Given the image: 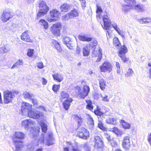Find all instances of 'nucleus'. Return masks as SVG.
Returning a JSON list of instances; mask_svg holds the SVG:
<instances>
[{
    "instance_id": "nucleus-1",
    "label": "nucleus",
    "mask_w": 151,
    "mask_h": 151,
    "mask_svg": "<svg viewBox=\"0 0 151 151\" xmlns=\"http://www.w3.org/2000/svg\"><path fill=\"white\" fill-rule=\"evenodd\" d=\"M40 125L41 127L42 132L45 134H42L41 137L38 140V142L36 140V137L39 134V132L38 130L34 131H32V136L33 138L35 139L34 144V147H36L39 146L40 144L43 145L45 140L46 144L49 146L54 144V139L53 138L52 133L51 132H48L46 133L47 129V126L46 124L43 122H41L40 123Z\"/></svg>"
},
{
    "instance_id": "nucleus-2",
    "label": "nucleus",
    "mask_w": 151,
    "mask_h": 151,
    "mask_svg": "<svg viewBox=\"0 0 151 151\" xmlns=\"http://www.w3.org/2000/svg\"><path fill=\"white\" fill-rule=\"evenodd\" d=\"M25 135L22 132H16L13 135V139L15 145V151H20L22 147V144L21 139L25 138Z\"/></svg>"
},
{
    "instance_id": "nucleus-3",
    "label": "nucleus",
    "mask_w": 151,
    "mask_h": 151,
    "mask_svg": "<svg viewBox=\"0 0 151 151\" xmlns=\"http://www.w3.org/2000/svg\"><path fill=\"white\" fill-rule=\"evenodd\" d=\"M97 45V41L96 40H93L90 43V46L92 49V57L93 58L97 57L96 60V62L100 61L102 58V50L101 48H96Z\"/></svg>"
},
{
    "instance_id": "nucleus-4",
    "label": "nucleus",
    "mask_w": 151,
    "mask_h": 151,
    "mask_svg": "<svg viewBox=\"0 0 151 151\" xmlns=\"http://www.w3.org/2000/svg\"><path fill=\"white\" fill-rule=\"evenodd\" d=\"M86 82L83 80L82 81L81 84L83 86V90H81L80 87L76 86H75V88H76L77 91H78V95L80 98L84 99L87 96L90 92V88L89 87L86 85Z\"/></svg>"
},
{
    "instance_id": "nucleus-5",
    "label": "nucleus",
    "mask_w": 151,
    "mask_h": 151,
    "mask_svg": "<svg viewBox=\"0 0 151 151\" xmlns=\"http://www.w3.org/2000/svg\"><path fill=\"white\" fill-rule=\"evenodd\" d=\"M102 19L104 23V27L102 26V27L104 29L107 30L113 27L116 31H118V30L119 29L116 23H111V20L107 14H104L103 15L102 17Z\"/></svg>"
},
{
    "instance_id": "nucleus-6",
    "label": "nucleus",
    "mask_w": 151,
    "mask_h": 151,
    "mask_svg": "<svg viewBox=\"0 0 151 151\" xmlns=\"http://www.w3.org/2000/svg\"><path fill=\"white\" fill-rule=\"evenodd\" d=\"M19 93V91H5L4 93V103L8 104L11 102L15 95L18 94Z\"/></svg>"
},
{
    "instance_id": "nucleus-7",
    "label": "nucleus",
    "mask_w": 151,
    "mask_h": 151,
    "mask_svg": "<svg viewBox=\"0 0 151 151\" xmlns=\"http://www.w3.org/2000/svg\"><path fill=\"white\" fill-rule=\"evenodd\" d=\"M39 11L37 14V17H40L46 14L49 10V7L45 1H42L39 4Z\"/></svg>"
},
{
    "instance_id": "nucleus-8",
    "label": "nucleus",
    "mask_w": 151,
    "mask_h": 151,
    "mask_svg": "<svg viewBox=\"0 0 151 151\" xmlns=\"http://www.w3.org/2000/svg\"><path fill=\"white\" fill-rule=\"evenodd\" d=\"M27 114L30 118L35 119H38L40 121L42 120L44 117L43 114L38 111H33L31 110Z\"/></svg>"
},
{
    "instance_id": "nucleus-9",
    "label": "nucleus",
    "mask_w": 151,
    "mask_h": 151,
    "mask_svg": "<svg viewBox=\"0 0 151 151\" xmlns=\"http://www.w3.org/2000/svg\"><path fill=\"white\" fill-rule=\"evenodd\" d=\"M126 3H129L131 1L132 3V9H134L138 12H142L145 10L144 6L140 4L136 5L135 0H124Z\"/></svg>"
},
{
    "instance_id": "nucleus-10",
    "label": "nucleus",
    "mask_w": 151,
    "mask_h": 151,
    "mask_svg": "<svg viewBox=\"0 0 151 151\" xmlns=\"http://www.w3.org/2000/svg\"><path fill=\"white\" fill-rule=\"evenodd\" d=\"M99 68L101 72H110L112 70V65L109 62L105 61L102 65L99 66Z\"/></svg>"
},
{
    "instance_id": "nucleus-11",
    "label": "nucleus",
    "mask_w": 151,
    "mask_h": 151,
    "mask_svg": "<svg viewBox=\"0 0 151 151\" xmlns=\"http://www.w3.org/2000/svg\"><path fill=\"white\" fill-rule=\"evenodd\" d=\"M50 14L51 18L49 17H47L46 19L49 22H51L56 20L55 19L52 18H58L59 16L60 13L59 11L56 9H53L50 11Z\"/></svg>"
},
{
    "instance_id": "nucleus-12",
    "label": "nucleus",
    "mask_w": 151,
    "mask_h": 151,
    "mask_svg": "<svg viewBox=\"0 0 151 151\" xmlns=\"http://www.w3.org/2000/svg\"><path fill=\"white\" fill-rule=\"evenodd\" d=\"M62 25L60 23H55L51 27V31L53 34L56 36L60 35V29Z\"/></svg>"
},
{
    "instance_id": "nucleus-13",
    "label": "nucleus",
    "mask_w": 151,
    "mask_h": 151,
    "mask_svg": "<svg viewBox=\"0 0 151 151\" xmlns=\"http://www.w3.org/2000/svg\"><path fill=\"white\" fill-rule=\"evenodd\" d=\"M32 109V105L28 103H23L21 106V111L23 115L27 114Z\"/></svg>"
},
{
    "instance_id": "nucleus-14",
    "label": "nucleus",
    "mask_w": 151,
    "mask_h": 151,
    "mask_svg": "<svg viewBox=\"0 0 151 151\" xmlns=\"http://www.w3.org/2000/svg\"><path fill=\"white\" fill-rule=\"evenodd\" d=\"M35 124L34 122L30 119L24 120L21 123L22 127H24L26 130H28L32 127Z\"/></svg>"
},
{
    "instance_id": "nucleus-15",
    "label": "nucleus",
    "mask_w": 151,
    "mask_h": 151,
    "mask_svg": "<svg viewBox=\"0 0 151 151\" xmlns=\"http://www.w3.org/2000/svg\"><path fill=\"white\" fill-rule=\"evenodd\" d=\"M78 136L80 138L84 139H86L89 137V132L88 131L84 128H82L80 129L77 133Z\"/></svg>"
},
{
    "instance_id": "nucleus-16",
    "label": "nucleus",
    "mask_w": 151,
    "mask_h": 151,
    "mask_svg": "<svg viewBox=\"0 0 151 151\" xmlns=\"http://www.w3.org/2000/svg\"><path fill=\"white\" fill-rule=\"evenodd\" d=\"M130 137L127 136L124 137L122 142V146L125 150H129L131 145Z\"/></svg>"
},
{
    "instance_id": "nucleus-17",
    "label": "nucleus",
    "mask_w": 151,
    "mask_h": 151,
    "mask_svg": "<svg viewBox=\"0 0 151 151\" xmlns=\"http://www.w3.org/2000/svg\"><path fill=\"white\" fill-rule=\"evenodd\" d=\"M13 16L11 13L4 11L1 16V18L3 22H5L9 20Z\"/></svg>"
},
{
    "instance_id": "nucleus-18",
    "label": "nucleus",
    "mask_w": 151,
    "mask_h": 151,
    "mask_svg": "<svg viewBox=\"0 0 151 151\" xmlns=\"http://www.w3.org/2000/svg\"><path fill=\"white\" fill-rule=\"evenodd\" d=\"M79 40L83 42H89L92 41L93 38L90 37L89 35L85 34H80L78 36Z\"/></svg>"
},
{
    "instance_id": "nucleus-19",
    "label": "nucleus",
    "mask_w": 151,
    "mask_h": 151,
    "mask_svg": "<svg viewBox=\"0 0 151 151\" xmlns=\"http://www.w3.org/2000/svg\"><path fill=\"white\" fill-rule=\"evenodd\" d=\"M95 147L100 148L101 147L103 144L102 138L99 136H96L94 138Z\"/></svg>"
},
{
    "instance_id": "nucleus-20",
    "label": "nucleus",
    "mask_w": 151,
    "mask_h": 151,
    "mask_svg": "<svg viewBox=\"0 0 151 151\" xmlns=\"http://www.w3.org/2000/svg\"><path fill=\"white\" fill-rule=\"evenodd\" d=\"M29 33L28 30H26L22 33L21 36V40L26 42H30L31 40L29 37Z\"/></svg>"
},
{
    "instance_id": "nucleus-21",
    "label": "nucleus",
    "mask_w": 151,
    "mask_h": 151,
    "mask_svg": "<svg viewBox=\"0 0 151 151\" xmlns=\"http://www.w3.org/2000/svg\"><path fill=\"white\" fill-rule=\"evenodd\" d=\"M67 143L68 145L71 146L73 151H81V150L78 147L77 142H74L72 143L70 142H68Z\"/></svg>"
},
{
    "instance_id": "nucleus-22",
    "label": "nucleus",
    "mask_w": 151,
    "mask_h": 151,
    "mask_svg": "<svg viewBox=\"0 0 151 151\" xmlns=\"http://www.w3.org/2000/svg\"><path fill=\"white\" fill-rule=\"evenodd\" d=\"M71 7L70 5L65 3L60 6V9L61 12H66L70 10Z\"/></svg>"
},
{
    "instance_id": "nucleus-23",
    "label": "nucleus",
    "mask_w": 151,
    "mask_h": 151,
    "mask_svg": "<svg viewBox=\"0 0 151 151\" xmlns=\"http://www.w3.org/2000/svg\"><path fill=\"white\" fill-rule=\"evenodd\" d=\"M73 101V99L71 98H69L64 101L63 102V105L64 108L67 110L70 105V103Z\"/></svg>"
},
{
    "instance_id": "nucleus-24",
    "label": "nucleus",
    "mask_w": 151,
    "mask_h": 151,
    "mask_svg": "<svg viewBox=\"0 0 151 151\" xmlns=\"http://www.w3.org/2000/svg\"><path fill=\"white\" fill-rule=\"evenodd\" d=\"M128 4L122 5V10L125 12H128L129 9H132V3L131 1H129V3H127Z\"/></svg>"
},
{
    "instance_id": "nucleus-25",
    "label": "nucleus",
    "mask_w": 151,
    "mask_h": 151,
    "mask_svg": "<svg viewBox=\"0 0 151 151\" xmlns=\"http://www.w3.org/2000/svg\"><path fill=\"white\" fill-rule=\"evenodd\" d=\"M52 42L53 46L59 52H61L62 51V50L60 44L58 42L55 40H52Z\"/></svg>"
},
{
    "instance_id": "nucleus-26",
    "label": "nucleus",
    "mask_w": 151,
    "mask_h": 151,
    "mask_svg": "<svg viewBox=\"0 0 151 151\" xmlns=\"http://www.w3.org/2000/svg\"><path fill=\"white\" fill-rule=\"evenodd\" d=\"M73 116L75 120L78 122V125L80 126L83 122V119L81 118L80 115L79 114L74 115Z\"/></svg>"
},
{
    "instance_id": "nucleus-27",
    "label": "nucleus",
    "mask_w": 151,
    "mask_h": 151,
    "mask_svg": "<svg viewBox=\"0 0 151 151\" xmlns=\"http://www.w3.org/2000/svg\"><path fill=\"white\" fill-rule=\"evenodd\" d=\"M23 61L22 60L19 59L13 65L11 68V69H13L15 68H19L20 67L21 65L23 66Z\"/></svg>"
},
{
    "instance_id": "nucleus-28",
    "label": "nucleus",
    "mask_w": 151,
    "mask_h": 151,
    "mask_svg": "<svg viewBox=\"0 0 151 151\" xmlns=\"http://www.w3.org/2000/svg\"><path fill=\"white\" fill-rule=\"evenodd\" d=\"M120 47L121 48L119 51V56L121 55H125L128 51L127 48L125 45L121 46Z\"/></svg>"
},
{
    "instance_id": "nucleus-29",
    "label": "nucleus",
    "mask_w": 151,
    "mask_h": 151,
    "mask_svg": "<svg viewBox=\"0 0 151 151\" xmlns=\"http://www.w3.org/2000/svg\"><path fill=\"white\" fill-rule=\"evenodd\" d=\"M52 76L54 80H55L57 82H60L63 80V77L61 75L58 73H55L52 75Z\"/></svg>"
},
{
    "instance_id": "nucleus-30",
    "label": "nucleus",
    "mask_w": 151,
    "mask_h": 151,
    "mask_svg": "<svg viewBox=\"0 0 151 151\" xmlns=\"http://www.w3.org/2000/svg\"><path fill=\"white\" fill-rule=\"evenodd\" d=\"M137 21L140 23L142 24L151 23V18L148 17L139 19H137Z\"/></svg>"
},
{
    "instance_id": "nucleus-31",
    "label": "nucleus",
    "mask_w": 151,
    "mask_h": 151,
    "mask_svg": "<svg viewBox=\"0 0 151 151\" xmlns=\"http://www.w3.org/2000/svg\"><path fill=\"white\" fill-rule=\"evenodd\" d=\"M113 44L114 46L117 49L119 48L121 46L119 40L117 37H114V38Z\"/></svg>"
},
{
    "instance_id": "nucleus-32",
    "label": "nucleus",
    "mask_w": 151,
    "mask_h": 151,
    "mask_svg": "<svg viewBox=\"0 0 151 151\" xmlns=\"http://www.w3.org/2000/svg\"><path fill=\"white\" fill-rule=\"evenodd\" d=\"M99 86L101 89L102 90H104L105 89L106 86V82L102 78L99 80Z\"/></svg>"
},
{
    "instance_id": "nucleus-33",
    "label": "nucleus",
    "mask_w": 151,
    "mask_h": 151,
    "mask_svg": "<svg viewBox=\"0 0 151 151\" xmlns=\"http://www.w3.org/2000/svg\"><path fill=\"white\" fill-rule=\"evenodd\" d=\"M120 123L122 124L123 128L124 129H129L130 128L131 126L130 124L126 122L124 120H121Z\"/></svg>"
},
{
    "instance_id": "nucleus-34",
    "label": "nucleus",
    "mask_w": 151,
    "mask_h": 151,
    "mask_svg": "<svg viewBox=\"0 0 151 151\" xmlns=\"http://www.w3.org/2000/svg\"><path fill=\"white\" fill-rule=\"evenodd\" d=\"M60 96L61 97L60 100L62 101L64 99L68 98L69 97L68 93L66 91H62L60 93Z\"/></svg>"
},
{
    "instance_id": "nucleus-35",
    "label": "nucleus",
    "mask_w": 151,
    "mask_h": 151,
    "mask_svg": "<svg viewBox=\"0 0 151 151\" xmlns=\"http://www.w3.org/2000/svg\"><path fill=\"white\" fill-rule=\"evenodd\" d=\"M10 49L7 45L0 48V53H5L9 52Z\"/></svg>"
},
{
    "instance_id": "nucleus-36",
    "label": "nucleus",
    "mask_w": 151,
    "mask_h": 151,
    "mask_svg": "<svg viewBox=\"0 0 151 151\" xmlns=\"http://www.w3.org/2000/svg\"><path fill=\"white\" fill-rule=\"evenodd\" d=\"M69 14L71 18L75 17H76L78 15V10L75 9H73V10L70 11V12L69 13Z\"/></svg>"
},
{
    "instance_id": "nucleus-37",
    "label": "nucleus",
    "mask_w": 151,
    "mask_h": 151,
    "mask_svg": "<svg viewBox=\"0 0 151 151\" xmlns=\"http://www.w3.org/2000/svg\"><path fill=\"white\" fill-rule=\"evenodd\" d=\"M116 118H114L111 117L106 119V120L107 123L111 124H115L116 123Z\"/></svg>"
},
{
    "instance_id": "nucleus-38",
    "label": "nucleus",
    "mask_w": 151,
    "mask_h": 151,
    "mask_svg": "<svg viewBox=\"0 0 151 151\" xmlns=\"http://www.w3.org/2000/svg\"><path fill=\"white\" fill-rule=\"evenodd\" d=\"M39 24L42 26L44 27V28L47 29L48 27V24L47 22L43 19H41L39 22Z\"/></svg>"
},
{
    "instance_id": "nucleus-39",
    "label": "nucleus",
    "mask_w": 151,
    "mask_h": 151,
    "mask_svg": "<svg viewBox=\"0 0 151 151\" xmlns=\"http://www.w3.org/2000/svg\"><path fill=\"white\" fill-rule=\"evenodd\" d=\"M88 124L91 128H92L94 125V122L93 118L90 115L88 117Z\"/></svg>"
},
{
    "instance_id": "nucleus-40",
    "label": "nucleus",
    "mask_w": 151,
    "mask_h": 151,
    "mask_svg": "<svg viewBox=\"0 0 151 151\" xmlns=\"http://www.w3.org/2000/svg\"><path fill=\"white\" fill-rule=\"evenodd\" d=\"M24 97L25 99H31L34 95L33 94L29 93V92H25L23 93V94Z\"/></svg>"
},
{
    "instance_id": "nucleus-41",
    "label": "nucleus",
    "mask_w": 151,
    "mask_h": 151,
    "mask_svg": "<svg viewBox=\"0 0 151 151\" xmlns=\"http://www.w3.org/2000/svg\"><path fill=\"white\" fill-rule=\"evenodd\" d=\"M86 102L87 104L86 106V108L90 110H92L93 109V106L92 105V103L90 100L86 101Z\"/></svg>"
},
{
    "instance_id": "nucleus-42",
    "label": "nucleus",
    "mask_w": 151,
    "mask_h": 151,
    "mask_svg": "<svg viewBox=\"0 0 151 151\" xmlns=\"http://www.w3.org/2000/svg\"><path fill=\"white\" fill-rule=\"evenodd\" d=\"M89 50L87 47H86L83 48V54L84 56H88L89 53Z\"/></svg>"
},
{
    "instance_id": "nucleus-43",
    "label": "nucleus",
    "mask_w": 151,
    "mask_h": 151,
    "mask_svg": "<svg viewBox=\"0 0 151 151\" xmlns=\"http://www.w3.org/2000/svg\"><path fill=\"white\" fill-rule=\"evenodd\" d=\"M60 85H57L54 84L52 87V89L54 92L56 93L59 90L60 88Z\"/></svg>"
},
{
    "instance_id": "nucleus-44",
    "label": "nucleus",
    "mask_w": 151,
    "mask_h": 151,
    "mask_svg": "<svg viewBox=\"0 0 151 151\" xmlns=\"http://www.w3.org/2000/svg\"><path fill=\"white\" fill-rule=\"evenodd\" d=\"M94 113L96 115L99 116H100L102 115L103 113L100 110V109L97 107L96 109L94 110Z\"/></svg>"
},
{
    "instance_id": "nucleus-45",
    "label": "nucleus",
    "mask_w": 151,
    "mask_h": 151,
    "mask_svg": "<svg viewBox=\"0 0 151 151\" xmlns=\"http://www.w3.org/2000/svg\"><path fill=\"white\" fill-rule=\"evenodd\" d=\"M119 56L121 58L123 62L126 63L129 61V58L126 57L125 55H121Z\"/></svg>"
},
{
    "instance_id": "nucleus-46",
    "label": "nucleus",
    "mask_w": 151,
    "mask_h": 151,
    "mask_svg": "<svg viewBox=\"0 0 151 151\" xmlns=\"http://www.w3.org/2000/svg\"><path fill=\"white\" fill-rule=\"evenodd\" d=\"M134 74V72L132 69H129L127 71L126 75L127 76H132Z\"/></svg>"
},
{
    "instance_id": "nucleus-47",
    "label": "nucleus",
    "mask_w": 151,
    "mask_h": 151,
    "mask_svg": "<svg viewBox=\"0 0 151 151\" xmlns=\"http://www.w3.org/2000/svg\"><path fill=\"white\" fill-rule=\"evenodd\" d=\"M71 18L70 16L69 13L66 14L62 16V18L64 20H68L69 19Z\"/></svg>"
},
{
    "instance_id": "nucleus-48",
    "label": "nucleus",
    "mask_w": 151,
    "mask_h": 151,
    "mask_svg": "<svg viewBox=\"0 0 151 151\" xmlns=\"http://www.w3.org/2000/svg\"><path fill=\"white\" fill-rule=\"evenodd\" d=\"M70 41L71 39L68 37H63V42L64 44H66V43L69 42Z\"/></svg>"
},
{
    "instance_id": "nucleus-49",
    "label": "nucleus",
    "mask_w": 151,
    "mask_h": 151,
    "mask_svg": "<svg viewBox=\"0 0 151 151\" xmlns=\"http://www.w3.org/2000/svg\"><path fill=\"white\" fill-rule=\"evenodd\" d=\"M34 50L33 49H29L28 50L27 55L29 57H32L33 54Z\"/></svg>"
},
{
    "instance_id": "nucleus-50",
    "label": "nucleus",
    "mask_w": 151,
    "mask_h": 151,
    "mask_svg": "<svg viewBox=\"0 0 151 151\" xmlns=\"http://www.w3.org/2000/svg\"><path fill=\"white\" fill-rule=\"evenodd\" d=\"M103 124L100 122H99V123L98 124V127L103 130H105L106 129V128L104 126Z\"/></svg>"
},
{
    "instance_id": "nucleus-51",
    "label": "nucleus",
    "mask_w": 151,
    "mask_h": 151,
    "mask_svg": "<svg viewBox=\"0 0 151 151\" xmlns=\"http://www.w3.org/2000/svg\"><path fill=\"white\" fill-rule=\"evenodd\" d=\"M103 10L101 7L98 5H97V9L96 12L97 14L99 13H101L102 12Z\"/></svg>"
},
{
    "instance_id": "nucleus-52",
    "label": "nucleus",
    "mask_w": 151,
    "mask_h": 151,
    "mask_svg": "<svg viewBox=\"0 0 151 151\" xmlns=\"http://www.w3.org/2000/svg\"><path fill=\"white\" fill-rule=\"evenodd\" d=\"M147 140L149 144L151 146V132L148 133L147 136Z\"/></svg>"
},
{
    "instance_id": "nucleus-53",
    "label": "nucleus",
    "mask_w": 151,
    "mask_h": 151,
    "mask_svg": "<svg viewBox=\"0 0 151 151\" xmlns=\"http://www.w3.org/2000/svg\"><path fill=\"white\" fill-rule=\"evenodd\" d=\"M110 131L113 132L116 134H118L119 133V130L116 127H114L112 128H111Z\"/></svg>"
},
{
    "instance_id": "nucleus-54",
    "label": "nucleus",
    "mask_w": 151,
    "mask_h": 151,
    "mask_svg": "<svg viewBox=\"0 0 151 151\" xmlns=\"http://www.w3.org/2000/svg\"><path fill=\"white\" fill-rule=\"evenodd\" d=\"M4 60V59L0 58V68H2V67L5 65Z\"/></svg>"
},
{
    "instance_id": "nucleus-55",
    "label": "nucleus",
    "mask_w": 151,
    "mask_h": 151,
    "mask_svg": "<svg viewBox=\"0 0 151 151\" xmlns=\"http://www.w3.org/2000/svg\"><path fill=\"white\" fill-rule=\"evenodd\" d=\"M116 65L117 68V72L118 73H120V68L119 63V62H116Z\"/></svg>"
},
{
    "instance_id": "nucleus-56",
    "label": "nucleus",
    "mask_w": 151,
    "mask_h": 151,
    "mask_svg": "<svg viewBox=\"0 0 151 151\" xmlns=\"http://www.w3.org/2000/svg\"><path fill=\"white\" fill-rule=\"evenodd\" d=\"M37 66L40 69L43 68L44 67L43 63L42 62L38 63H37Z\"/></svg>"
},
{
    "instance_id": "nucleus-57",
    "label": "nucleus",
    "mask_w": 151,
    "mask_h": 151,
    "mask_svg": "<svg viewBox=\"0 0 151 151\" xmlns=\"http://www.w3.org/2000/svg\"><path fill=\"white\" fill-rule=\"evenodd\" d=\"M101 96H102V95L101 94L96 93L94 95V99L96 100L98 99L101 97Z\"/></svg>"
},
{
    "instance_id": "nucleus-58",
    "label": "nucleus",
    "mask_w": 151,
    "mask_h": 151,
    "mask_svg": "<svg viewBox=\"0 0 151 151\" xmlns=\"http://www.w3.org/2000/svg\"><path fill=\"white\" fill-rule=\"evenodd\" d=\"M84 148L86 151H90V148L87 144H85L84 145Z\"/></svg>"
},
{
    "instance_id": "nucleus-59",
    "label": "nucleus",
    "mask_w": 151,
    "mask_h": 151,
    "mask_svg": "<svg viewBox=\"0 0 151 151\" xmlns=\"http://www.w3.org/2000/svg\"><path fill=\"white\" fill-rule=\"evenodd\" d=\"M116 32H118L119 34V35L122 37L124 38H125V37L123 31H120L119 29L118 30V31Z\"/></svg>"
},
{
    "instance_id": "nucleus-60",
    "label": "nucleus",
    "mask_w": 151,
    "mask_h": 151,
    "mask_svg": "<svg viewBox=\"0 0 151 151\" xmlns=\"http://www.w3.org/2000/svg\"><path fill=\"white\" fill-rule=\"evenodd\" d=\"M81 1V6L83 9L86 7V1L85 0H79Z\"/></svg>"
},
{
    "instance_id": "nucleus-61",
    "label": "nucleus",
    "mask_w": 151,
    "mask_h": 151,
    "mask_svg": "<svg viewBox=\"0 0 151 151\" xmlns=\"http://www.w3.org/2000/svg\"><path fill=\"white\" fill-rule=\"evenodd\" d=\"M105 136L106 138L108 139V141H111V138L109 134H108L107 132L105 133Z\"/></svg>"
},
{
    "instance_id": "nucleus-62",
    "label": "nucleus",
    "mask_w": 151,
    "mask_h": 151,
    "mask_svg": "<svg viewBox=\"0 0 151 151\" xmlns=\"http://www.w3.org/2000/svg\"><path fill=\"white\" fill-rule=\"evenodd\" d=\"M101 97L102 99V100L104 101L108 102L109 100L108 98V96L106 95L105 96H102Z\"/></svg>"
},
{
    "instance_id": "nucleus-63",
    "label": "nucleus",
    "mask_w": 151,
    "mask_h": 151,
    "mask_svg": "<svg viewBox=\"0 0 151 151\" xmlns=\"http://www.w3.org/2000/svg\"><path fill=\"white\" fill-rule=\"evenodd\" d=\"M65 44L69 49L72 50L73 49V46L70 45L69 42L66 43Z\"/></svg>"
},
{
    "instance_id": "nucleus-64",
    "label": "nucleus",
    "mask_w": 151,
    "mask_h": 151,
    "mask_svg": "<svg viewBox=\"0 0 151 151\" xmlns=\"http://www.w3.org/2000/svg\"><path fill=\"white\" fill-rule=\"evenodd\" d=\"M148 65L150 67L149 68V77L150 78H151V63H149L148 64Z\"/></svg>"
}]
</instances>
